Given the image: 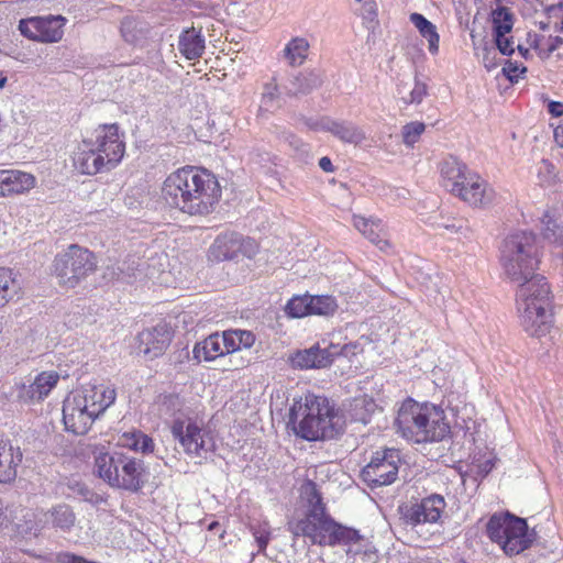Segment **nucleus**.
Returning a JSON list of instances; mask_svg holds the SVG:
<instances>
[{"label":"nucleus","mask_w":563,"mask_h":563,"mask_svg":"<svg viewBox=\"0 0 563 563\" xmlns=\"http://www.w3.org/2000/svg\"><path fill=\"white\" fill-rule=\"evenodd\" d=\"M301 490L307 510L302 518L288 521V531L294 537L308 538L312 544L322 547L350 544L361 539L357 530L344 527L330 517L313 482L303 484Z\"/></svg>","instance_id":"obj_1"},{"label":"nucleus","mask_w":563,"mask_h":563,"mask_svg":"<svg viewBox=\"0 0 563 563\" xmlns=\"http://www.w3.org/2000/svg\"><path fill=\"white\" fill-rule=\"evenodd\" d=\"M334 409L328 398L307 393L294 400L289 423L297 435L308 441L333 439L339 434Z\"/></svg>","instance_id":"obj_2"},{"label":"nucleus","mask_w":563,"mask_h":563,"mask_svg":"<svg viewBox=\"0 0 563 563\" xmlns=\"http://www.w3.org/2000/svg\"><path fill=\"white\" fill-rule=\"evenodd\" d=\"M517 283V309L521 324L531 336L542 338L552 327L550 286L543 276L534 273Z\"/></svg>","instance_id":"obj_3"},{"label":"nucleus","mask_w":563,"mask_h":563,"mask_svg":"<svg viewBox=\"0 0 563 563\" xmlns=\"http://www.w3.org/2000/svg\"><path fill=\"white\" fill-rule=\"evenodd\" d=\"M500 263L512 282L527 279L539 264L537 236L527 231L508 235L500 250Z\"/></svg>","instance_id":"obj_4"},{"label":"nucleus","mask_w":563,"mask_h":563,"mask_svg":"<svg viewBox=\"0 0 563 563\" xmlns=\"http://www.w3.org/2000/svg\"><path fill=\"white\" fill-rule=\"evenodd\" d=\"M184 184L187 186L183 212L203 216L211 212L221 197V189L214 175L206 169L186 166Z\"/></svg>","instance_id":"obj_5"},{"label":"nucleus","mask_w":563,"mask_h":563,"mask_svg":"<svg viewBox=\"0 0 563 563\" xmlns=\"http://www.w3.org/2000/svg\"><path fill=\"white\" fill-rule=\"evenodd\" d=\"M486 533L508 556L523 552L534 540L528 532L526 520L509 512L493 515L486 525Z\"/></svg>","instance_id":"obj_6"},{"label":"nucleus","mask_w":563,"mask_h":563,"mask_svg":"<svg viewBox=\"0 0 563 563\" xmlns=\"http://www.w3.org/2000/svg\"><path fill=\"white\" fill-rule=\"evenodd\" d=\"M97 268V261L89 250L73 244L58 254L53 263V273L60 286L75 288Z\"/></svg>","instance_id":"obj_7"},{"label":"nucleus","mask_w":563,"mask_h":563,"mask_svg":"<svg viewBox=\"0 0 563 563\" xmlns=\"http://www.w3.org/2000/svg\"><path fill=\"white\" fill-rule=\"evenodd\" d=\"M254 343L255 335L251 331L227 330L221 334L212 333L205 340L197 342L192 355L198 362H211L224 357L229 353L251 349Z\"/></svg>","instance_id":"obj_8"},{"label":"nucleus","mask_w":563,"mask_h":563,"mask_svg":"<svg viewBox=\"0 0 563 563\" xmlns=\"http://www.w3.org/2000/svg\"><path fill=\"white\" fill-rule=\"evenodd\" d=\"M183 451L197 464L207 461L216 450L212 434L191 419H177L170 428Z\"/></svg>","instance_id":"obj_9"},{"label":"nucleus","mask_w":563,"mask_h":563,"mask_svg":"<svg viewBox=\"0 0 563 563\" xmlns=\"http://www.w3.org/2000/svg\"><path fill=\"white\" fill-rule=\"evenodd\" d=\"M426 408L427 405H420L412 399L404 401L395 420L397 432L416 443H424L428 438L437 437L435 434L440 433L439 426L438 432L437 428H433L431 434L424 433L426 430L421 429L423 421H428V418H424Z\"/></svg>","instance_id":"obj_10"},{"label":"nucleus","mask_w":563,"mask_h":563,"mask_svg":"<svg viewBox=\"0 0 563 563\" xmlns=\"http://www.w3.org/2000/svg\"><path fill=\"white\" fill-rule=\"evenodd\" d=\"M400 455L395 449L376 452L362 470V477L373 488L390 485L397 479Z\"/></svg>","instance_id":"obj_11"},{"label":"nucleus","mask_w":563,"mask_h":563,"mask_svg":"<svg viewBox=\"0 0 563 563\" xmlns=\"http://www.w3.org/2000/svg\"><path fill=\"white\" fill-rule=\"evenodd\" d=\"M65 23L62 15L32 16L20 21L19 31L33 41L55 43L62 40Z\"/></svg>","instance_id":"obj_12"},{"label":"nucleus","mask_w":563,"mask_h":563,"mask_svg":"<svg viewBox=\"0 0 563 563\" xmlns=\"http://www.w3.org/2000/svg\"><path fill=\"white\" fill-rule=\"evenodd\" d=\"M446 507L442 495L432 494L420 501L400 507L401 518L407 526L417 527L424 523H437Z\"/></svg>","instance_id":"obj_13"},{"label":"nucleus","mask_w":563,"mask_h":563,"mask_svg":"<svg viewBox=\"0 0 563 563\" xmlns=\"http://www.w3.org/2000/svg\"><path fill=\"white\" fill-rule=\"evenodd\" d=\"M92 147L101 154L108 168L113 169L122 159L125 153V143L119 134L117 124L100 125L95 131L93 139H90Z\"/></svg>","instance_id":"obj_14"},{"label":"nucleus","mask_w":563,"mask_h":563,"mask_svg":"<svg viewBox=\"0 0 563 563\" xmlns=\"http://www.w3.org/2000/svg\"><path fill=\"white\" fill-rule=\"evenodd\" d=\"M96 419L79 395L71 393L64 400L63 422L66 431L76 435L86 434Z\"/></svg>","instance_id":"obj_15"},{"label":"nucleus","mask_w":563,"mask_h":563,"mask_svg":"<svg viewBox=\"0 0 563 563\" xmlns=\"http://www.w3.org/2000/svg\"><path fill=\"white\" fill-rule=\"evenodd\" d=\"M459 188L462 190L457 191L456 197L470 206L485 207L494 200V190L485 179L472 170L464 177L463 185Z\"/></svg>","instance_id":"obj_16"},{"label":"nucleus","mask_w":563,"mask_h":563,"mask_svg":"<svg viewBox=\"0 0 563 563\" xmlns=\"http://www.w3.org/2000/svg\"><path fill=\"white\" fill-rule=\"evenodd\" d=\"M117 464L119 483H114V487L130 492H137L141 489L144 484L145 475L143 461L121 453L119 454V461Z\"/></svg>","instance_id":"obj_17"},{"label":"nucleus","mask_w":563,"mask_h":563,"mask_svg":"<svg viewBox=\"0 0 563 563\" xmlns=\"http://www.w3.org/2000/svg\"><path fill=\"white\" fill-rule=\"evenodd\" d=\"M75 394L79 395L97 418L114 402L117 397L115 389L104 385H86Z\"/></svg>","instance_id":"obj_18"},{"label":"nucleus","mask_w":563,"mask_h":563,"mask_svg":"<svg viewBox=\"0 0 563 563\" xmlns=\"http://www.w3.org/2000/svg\"><path fill=\"white\" fill-rule=\"evenodd\" d=\"M338 354L339 350L336 346L321 349L319 345H313L296 352L290 357V361L294 367L301 369L323 368L329 366Z\"/></svg>","instance_id":"obj_19"},{"label":"nucleus","mask_w":563,"mask_h":563,"mask_svg":"<svg viewBox=\"0 0 563 563\" xmlns=\"http://www.w3.org/2000/svg\"><path fill=\"white\" fill-rule=\"evenodd\" d=\"M59 375L57 372H42L30 385H22L18 397L24 402H38L48 396L51 390L57 385Z\"/></svg>","instance_id":"obj_20"},{"label":"nucleus","mask_w":563,"mask_h":563,"mask_svg":"<svg viewBox=\"0 0 563 563\" xmlns=\"http://www.w3.org/2000/svg\"><path fill=\"white\" fill-rule=\"evenodd\" d=\"M74 166L81 174L96 175L111 170L104 163L101 154L92 147L91 140H84L74 155Z\"/></svg>","instance_id":"obj_21"},{"label":"nucleus","mask_w":563,"mask_h":563,"mask_svg":"<svg viewBox=\"0 0 563 563\" xmlns=\"http://www.w3.org/2000/svg\"><path fill=\"white\" fill-rule=\"evenodd\" d=\"M137 341L139 353L153 360L165 352L170 343V336L164 328H153L142 331Z\"/></svg>","instance_id":"obj_22"},{"label":"nucleus","mask_w":563,"mask_h":563,"mask_svg":"<svg viewBox=\"0 0 563 563\" xmlns=\"http://www.w3.org/2000/svg\"><path fill=\"white\" fill-rule=\"evenodd\" d=\"M314 129L329 132L340 141L355 145L362 143L366 137L364 131L350 121L325 118L317 123Z\"/></svg>","instance_id":"obj_23"},{"label":"nucleus","mask_w":563,"mask_h":563,"mask_svg":"<svg viewBox=\"0 0 563 563\" xmlns=\"http://www.w3.org/2000/svg\"><path fill=\"white\" fill-rule=\"evenodd\" d=\"M43 514L42 511L29 508L14 509L11 523L12 530L24 538L37 537L44 528Z\"/></svg>","instance_id":"obj_24"},{"label":"nucleus","mask_w":563,"mask_h":563,"mask_svg":"<svg viewBox=\"0 0 563 563\" xmlns=\"http://www.w3.org/2000/svg\"><path fill=\"white\" fill-rule=\"evenodd\" d=\"M22 462L20 448L12 445L9 439L0 434V483L7 484L15 479L18 466Z\"/></svg>","instance_id":"obj_25"},{"label":"nucleus","mask_w":563,"mask_h":563,"mask_svg":"<svg viewBox=\"0 0 563 563\" xmlns=\"http://www.w3.org/2000/svg\"><path fill=\"white\" fill-rule=\"evenodd\" d=\"M0 179L3 198L27 192L36 183L32 174L15 169H0Z\"/></svg>","instance_id":"obj_26"},{"label":"nucleus","mask_w":563,"mask_h":563,"mask_svg":"<svg viewBox=\"0 0 563 563\" xmlns=\"http://www.w3.org/2000/svg\"><path fill=\"white\" fill-rule=\"evenodd\" d=\"M186 167L173 172L163 183L162 197L173 208L183 211V205L186 203V189L184 184Z\"/></svg>","instance_id":"obj_27"},{"label":"nucleus","mask_w":563,"mask_h":563,"mask_svg":"<svg viewBox=\"0 0 563 563\" xmlns=\"http://www.w3.org/2000/svg\"><path fill=\"white\" fill-rule=\"evenodd\" d=\"M470 173L467 166L453 156L444 159L441 164L442 184L454 196L462 190L459 187L463 185L464 177Z\"/></svg>","instance_id":"obj_28"},{"label":"nucleus","mask_w":563,"mask_h":563,"mask_svg":"<svg viewBox=\"0 0 563 563\" xmlns=\"http://www.w3.org/2000/svg\"><path fill=\"white\" fill-rule=\"evenodd\" d=\"M354 227L373 244L385 251L389 247V242L386 239L382 222L374 221L361 216L353 217Z\"/></svg>","instance_id":"obj_29"},{"label":"nucleus","mask_w":563,"mask_h":563,"mask_svg":"<svg viewBox=\"0 0 563 563\" xmlns=\"http://www.w3.org/2000/svg\"><path fill=\"white\" fill-rule=\"evenodd\" d=\"M120 453L110 454L100 451L95 455V472L110 486L114 487L118 481V464Z\"/></svg>","instance_id":"obj_30"},{"label":"nucleus","mask_w":563,"mask_h":563,"mask_svg":"<svg viewBox=\"0 0 563 563\" xmlns=\"http://www.w3.org/2000/svg\"><path fill=\"white\" fill-rule=\"evenodd\" d=\"M178 48L187 59H196L205 52V38L200 31L188 29L179 36Z\"/></svg>","instance_id":"obj_31"},{"label":"nucleus","mask_w":563,"mask_h":563,"mask_svg":"<svg viewBox=\"0 0 563 563\" xmlns=\"http://www.w3.org/2000/svg\"><path fill=\"white\" fill-rule=\"evenodd\" d=\"M544 238L555 242L563 239V206L548 209L542 218Z\"/></svg>","instance_id":"obj_32"},{"label":"nucleus","mask_w":563,"mask_h":563,"mask_svg":"<svg viewBox=\"0 0 563 563\" xmlns=\"http://www.w3.org/2000/svg\"><path fill=\"white\" fill-rule=\"evenodd\" d=\"M21 291L20 282L13 269L0 267V308L11 300L19 298Z\"/></svg>","instance_id":"obj_33"},{"label":"nucleus","mask_w":563,"mask_h":563,"mask_svg":"<svg viewBox=\"0 0 563 563\" xmlns=\"http://www.w3.org/2000/svg\"><path fill=\"white\" fill-rule=\"evenodd\" d=\"M410 22L418 30L420 35L428 41V49L431 54H437L439 52V41L440 36L437 31V26L426 19L420 13H411L409 16Z\"/></svg>","instance_id":"obj_34"},{"label":"nucleus","mask_w":563,"mask_h":563,"mask_svg":"<svg viewBox=\"0 0 563 563\" xmlns=\"http://www.w3.org/2000/svg\"><path fill=\"white\" fill-rule=\"evenodd\" d=\"M424 418H428V421H423L421 426V429L426 430L424 433L431 434V432L434 430L433 428L438 429V426L440 427V433L435 434L437 437L434 438H428L426 442H438L443 440L450 431L449 424L444 421L443 411L437 409L435 407L427 406Z\"/></svg>","instance_id":"obj_35"},{"label":"nucleus","mask_w":563,"mask_h":563,"mask_svg":"<svg viewBox=\"0 0 563 563\" xmlns=\"http://www.w3.org/2000/svg\"><path fill=\"white\" fill-rule=\"evenodd\" d=\"M490 20L493 23L494 35L501 36V34H508L511 32L515 16L509 8L498 5L496 9L492 10Z\"/></svg>","instance_id":"obj_36"},{"label":"nucleus","mask_w":563,"mask_h":563,"mask_svg":"<svg viewBox=\"0 0 563 563\" xmlns=\"http://www.w3.org/2000/svg\"><path fill=\"white\" fill-rule=\"evenodd\" d=\"M309 43L303 37L292 38L284 48V57L291 66H300L307 58Z\"/></svg>","instance_id":"obj_37"},{"label":"nucleus","mask_w":563,"mask_h":563,"mask_svg":"<svg viewBox=\"0 0 563 563\" xmlns=\"http://www.w3.org/2000/svg\"><path fill=\"white\" fill-rule=\"evenodd\" d=\"M43 516L45 518L49 516L53 526L63 531H69L76 522V516L71 508L67 505H58L51 511L44 512Z\"/></svg>","instance_id":"obj_38"},{"label":"nucleus","mask_w":563,"mask_h":563,"mask_svg":"<svg viewBox=\"0 0 563 563\" xmlns=\"http://www.w3.org/2000/svg\"><path fill=\"white\" fill-rule=\"evenodd\" d=\"M321 84L322 79L319 74L314 71H306L299 74L291 80L289 91L294 95H306L320 87Z\"/></svg>","instance_id":"obj_39"},{"label":"nucleus","mask_w":563,"mask_h":563,"mask_svg":"<svg viewBox=\"0 0 563 563\" xmlns=\"http://www.w3.org/2000/svg\"><path fill=\"white\" fill-rule=\"evenodd\" d=\"M120 32L125 42L134 44L144 37L146 25L136 18L126 16L121 21Z\"/></svg>","instance_id":"obj_40"},{"label":"nucleus","mask_w":563,"mask_h":563,"mask_svg":"<svg viewBox=\"0 0 563 563\" xmlns=\"http://www.w3.org/2000/svg\"><path fill=\"white\" fill-rule=\"evenodd\" d=\"M121 443L123 446L142 453L152 452L154 449L153 439L141 431L124 433L121 438Z\"/></svg>","instance_id":"obj_41"},{"label":"nucleus","mask_w":563,"mask_h":563,"mask_svg":"<svg viewBox=\"0 0 563 563\" xmlns=\"http://www.w3.org/2000/svg\"><path fill=\"white\" fill-rule=\"evenodd\" d=\"M239 241L240 236L234 232L220 234L212 245L213 251L217 252V257L223 260L231 258Z\"/></svg>","instance_id":"obj_42"},{"label":"nucleus","mask_w":563,"mask_h":563,"mask_svg":"<svg viewBox=\"0 0 563 563\" xmlns=\"http://www.w3.org/2000/svg\"><path fill=\"white\" fill-rule=\"evenodd\" d=\"M310 314L331 316L338 309L335 299L331 296H310Z\"/></svg>","instance_id":"obj_43"},{"label":"nucleus","mask_w":563,"mask_h":563,"mask_svg":"<svg viewBox=\"0 0 563 563\" xmlns=\"http://www.w3.org/2000/svg\"><path fill=\"white\" fill-rule=\"evenodd\" d=\"M407 87L405 85H400L398 87V93L401 96V100L406 104H419L422 102L423 98L428 95V87L424 82L416 79L413 88L408 92V97L405 96Z\"/></svg>","instance_id":"obj_44"},{"label":"nucleus","mask_w":563,"mask_h":563,"mask_svg":"<svg viewBox=\"0 0 563 563\" xmlns=\"http://www.w3.org/2000/svg\"><path fill=\"white\" fill-rule=\"evenodd\" d=\"M310 296H297L286 305V312L292 318H302L310 314Z\"/></svg>","instance_id":"obj_45"},{"label":"nucleus","mask_w":563,"mask_h":563,"mask_svg":"<svg viewBox=\"0 0 563 563\" xmlns=\"http://www.w3.org/2000/svg\"><path fill=\"white\" fill-rule=\"evenodd\" d=\"M250 531L253 534L254 540L257 544L258 553L263 552L266 549V547L271 540V536H272V531H271V527H269L268 522L257 521V522L251 523Z\"/></svg>","instance_id":"obj_46"},{"label":"nucleus","mask_w":563,"mask_h":563,"mask_svg":"<svg viewBox=\"0 0 563 563\" xmlns=\"http://www.w3.org/2000/svg\"><path fill=\"white\" fill-rule=\"evenodd\" d=\"M426 130L423 122L413 121L405 124L401 130L402 142L406 146L412 147Z\"/></svg>","instance_id":"obj_47"},{"label":"nucleus","mask_w":563,"mask_h":563,"mask_svg":"<svg viewBox=\"0 0 563 563\" xmlns=\"http://www.w3.org/2000/svg\"><path fill=\"white\" fill-rule=\"evenodd\" d=\"M227 356H229V358L228 364L224 368L230 371L245 368L249 365H251L254 360L252 353L250 352V349L239 350L238 352L227 354Z\"/></svg>","instance_id":"obj_48"},{"label":"nucleus","mask_w":563,"mask_h":563,"mask_svg":"<svg viewBox=\"0 0 563 563\" xmlns=\"http://www.w3.org/2000/svg\"><path fill=\"white\" fill-rule=\"evenodd\" d=\"M278 88L275 82H267L264 85L262 92V100L260 108L266 111H271L277 102Z\"/></svg>","instance_id":"obj_49"},{"label":"nucleus","mask_w":563,"mask_h":563,"mask_svg":"<svg viewBox=\"0 0 563 563\" xmlns=\"http://www.w3.org/2000/svg\"><path fill=\"white\" fill-rule=\"evenodd\" d=\"M525 71L526 67H521L517 63L511 62H508L503 68L504 75L512 82L518 81L520 74H523Z\"/></svg>","instance_id":"obj_50"},{"label":"nucleus","mask_w":563,"mask_h":563,"mask_svg":"<svg viewBox=\"0 0 563 563\" xmlns=\"http://www.w3.org/2000/svg\"><path fill=\"white\" fill-rule=\"evenodd\" d=\"M496 46L503 55H510L514 53V42L511 37H507L506 34L501 36L494 35Z\"/></svg>","instance_id":"obj_51"},{"label":"nucleus","mask_w":563,"mask_h":563,"mask_svg":"<svg viewBox=\"0 0 563 563\" xmlns=\"http://www.w3.org/2000/svg\"><path fill=\"white\" fill-rule=\"evenodd\" d=\"M13 512L14 510L4 506L0 499V532L11 527Z\"/></svg>","instance_id":"obj_52"},{"label":"nucleus","mask_w":563,"mask_h":563,"mask_svg":"<svg viewBox=\"0 0 563 563\" xmlns=\"http://www.w3.org/2000/svg\"><path fill=\"white\" fill-rule=\"evenodd\" d=\"M438 228L444 229L450 233H462L464 229H467L463 219H452L448 222L438 224Z\"/></svg>","instance_id":"obj_53"},{"label":"nucleus","mask_w":563,"mask_h":563,"mask_svg":"<svg viewBox=\"0 0 563 563\" xmlns=\"http://www.w3.org/2000/svg\"><path fill=\"white\" fill-rule=\"evenodd\" d=\"M285 141L289 144L290 147H292L297 152H305L306 151V144L297 137L292 133H285L284 134Z\"/></svg>","instance_id":"obj_54"},{"label":"nucleus","mask_w":563,"mask_h":563,"mask_svg":"<svg viewBox=\"0 0 563 563\" xmlns=\"http://www.w3.org/2000/svg\"><path fill=\"white\" fill-rule=\"evenodd\" d=\"M548 110L553 117L563 115V103L559 101H551L548 104Z\"/></svg>","instance_id":"obj_55"},{"label":"nucleus","mask_w":563,"mask_h":563,"mask_svg":"<svg viewBox=\"0 0 563 563\" xmlns=\"http://www.w3.org/2000/svg\"><path fill=\"white\" fill-rule=\"evenodd\" d=\"M319 167L325 173L334 172V166L328 156H323L319 159Z\"/></svg>","instance_id":"obj_56"},{"label":"nucleus","mask_w":563,"mask_h":563,"mask_svg":"<svg viewBox=\"0 0 563 563\" xmlns=\"http://www.w3.org/2000/svg\"><path fill=\"white\" fill-rule=\"evenodd\" d=\"M494 466L495 464L493 460H486L478 465V473L482 476H486L494 468Z\"/></svg>","instance_id":"obj_57"},{"label":"nucleus","mask_w":563,"mask_h":563,"mask_svg":"<svg viewBox=\"0 0 563 563\" xmlns=\"http://www.w3.org/2000/svg\"><path fill=\"white\" fill-rule=\"evenodd\" d=\"M541 165L549 175L554 176V165L550 161L542 159Z\"/></svg>","instance_id":"obj_58"},{"label":"nucleus","mask_w":563,"mask_h":563,"mask_svg":"<svg viewBox=\"0 0 563 563\" xmlns=\"http://www.w3.org/2000/svg\"><path fill=\"white\" fill-rule=\"evenodd\" d=\"M563 44V38L560 36H555L552 38V43L549 46V52H554L559 46Z\"/></svg>","instance_id":"obj_59"},{"label":"nucleus","mask_w":563,"mask_h":563,"mask_svg":"<svg viewBox=\"0 0 563 563\" xmlns=\"http://www.w3.org/2000/svg\"><path fill=\"white\" fill-rule=\"evenodd\" d=\"M219 527V522L217 521H212L209 526H208V530L212 531L214 530L216 528Z\"/></svg>","instance_id":"obj_60"},{"label":"nucleus","mask_w":563,"mask_h":563,"mask_svg":"<svg viewBox=\"0 0 563 563\" xmlns=\"http://www.w3.org/2000/svg\"><path fill=\"white\" fill-rule=\"evenodd\" d=\"M5 82H7V77L5 76L0 77V89H2L5 86Z\"/></svg>","instance_id":"obj_61"},{"label":"nucleus","mask_w":563,"mask_h":563,"mask_svg":"<svg viewBox=\"0 0 563 563\" xmlns=\"http://www.w3.org/2000/svg\"><path fill=\"white\" fill-rule=\"evenodd\" d=\"M355 2L364 3L366 7L369 4V0H355Z\"/></svg>","instance_id":"obj_62"},{"label":"nucleus","mask_w":563,"mask_h":563,"mask_svg":"<svg viewBox=\"0 0 563 563\" xmlns=\"http://www.w3.org/2000/svg\"><path fill=\"white\" fill-rule=\"evenodd\" d=\"M145 275L148 276V277H153L154 273L153 272H148Z\"/></svg>","instance_id":"obj_63"},{"label":"nucleus","mask_w":563,"mask_h":563,"mask_svg":"<svg viewBox=\"0 0 563 563\" xmlns=\"http://www.w3.org/2000/svg\"><path fill=\"white\" fill-rule=\"evenodd\" d=\"M245 243L251 245V244H253V241L252 240H247V241H245Z\"/></svg>","instance_id":"obj_64"}]
</instances>
